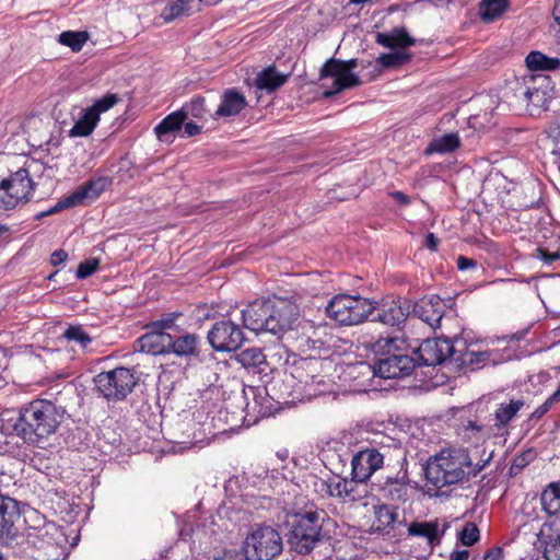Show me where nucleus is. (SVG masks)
<instances>
[{
	"label": "nucleus",
	"instance_id": "1",
	"mask_svg": "<svg viewBox=\"0 0 560 560\" xmlns=\"http://www.w3.org/2000/svg\"><path fill=\"white\" fill-rule=\"evenodd\" d=\"M483 469L479 463L472 464L465 448L450 447L430 456L423 467L425 487L431 497L442 494V489L467 480Z\"/></svg>",
	"mask_w": 560,
	"mask_h": 560
},
{
	"label": "nucleus",
	"instance_id": "2",
	"mask_svg": "<svg viewBox=\"0 0 560 560\" xmlns=\"http://www.w3.org/2000/svg\"><path fill=\"white\" fill-rule=\"evenodd\" d=\"M61 419L62 416L54 402L35 399L20 408L13 428L24 442L39 445L56 432Z\"/></svg>",
	"mask_w": 560,
	"mask_h": 560
},
{
	"label": "nucleus",
	"instance_id": "3",
	"mask_svg": "<svg viewBox=\"0 0 560 560\" xmlns=\"http://www.w3.org/2000/svg\"><path fill=\"white\" fill-rule=\"evenodd\" d=\"M325 516L326 513L323 510L316 509L293 513L288 521L291 527L288 534L290 548L299 555L310 553L325 537L323 533Z\"/></svg>",
	"mask_w": 560,
	"mask_h": 560
},
{
	"label": "nucleus",
	"instance_id": "4",
	"mask_svg": "<svg viewBox=\"0 0 560 560\" xmlns=\"http://www.w3.org/2000/svg\"><path fill=\"white\" fill-rule=\"evenodd\" d=\"M404 341L399 338H386L377 342L383 351L372 366L373 374L382 378H398L409 375L416 368V359L401 352Z\"/></svg>",
	"mask_w": 560,
	"mask_h": 560
},
{
	"label": "nucleus",
	"instance_id": "5",
	"mask_svg": "<svg viewBox=\"0 0 560 560\" xmlns=\"http://www.w3.org/2000/svg\"><path fill=\"white\" fill-rule=\"evenodd\" d=\"M375 302L360 295L338 294L326 306L329 318L345 326L363 323L375 311Z\"/></svg>",
	"mask_w": 560,
	"mask_h": 560
},
{
	"label": "nucleus",
	"instance_id": "6",
	"mask_svg": "<svg viewBox=\"0 0 560 560\" xmlns=\"http://www.w3.org/2000/svg\"><path fill=\"white\" fill-rule=\"evenodd\" d=\"M282 538L277 529L259 525L249 532L243 542L246 560H272L282 552Z\"/></svg>",
	"mask_w": 560,
	"mask_h": 560
},
{
	"label": "nucleus",
	"instance_id": "7",
	"mask_svg": "<svg viewBox=\"0 0 560 560\" xmlns=\"http://www.w3.org/2000/svg\"><path fill=\"white\" fill-rule=\"evenodd\" d=\"M137 381L135 373L124 366L101 372L94 377L97 393L109 401L124 400L132 392Z\"/></svg>",
	"mask_w": 560,
	"mask_h": 560
},
{
	"label": "nucleus",
	"instance_id": "8",
	"mask_svg": "<svg viewBox=\"0 0 560 560\" xmlns=\"http://www.w3.org/2000/svg\"><path fill=\"white\" fill-rule=\"evenodd\" d=\"M295 348L305 355L299 361H293L299 373L298 377L306 385L310 383H320V380L317 381L318 375L315 372H318L323 365L319 355L322 349H324V342L320 339L302 335L295 338Z\"/></svg>",
	"mask_w": 560,
	"mask_h": 560
},
{
	"label": "nucleus",
	"instance_id": "9",
	"mask_svg": "<svg viewBox=\"0 0 560 560\" xmlns=\"http://www.w3.org/2000/svg\"><path fill=\"white\" fill-rule=\"evenodd\" d=\"M34 190L33 180L25 168H20L0 183V210H12L26 203Z\"/></svg>",
	"mask_w": 560,
	"mask_h": 560
},
{
	"label": "nucleus",
	"instance_id": "10",
	"mask_svg": "<svg viewBox=\"0 0 560 560\" xmlns=\"http://www.w3.org/2000/svg\"><path fill=\"white\" fill-rule=\"evenodd\" d=\"M269 332L276 336L289 334L288 339L293 338L291 330L299 319V306L284 298L270 296Z\"/></svg>",
	"mask_w": 560,
	"mask_h": 560
},
{
	"label": "nucleus",
	"instance_id": "11",
	"mask_svg": "<svg viewBox=\"0 0 560 560\" xmlns=\"http://www.w3.org/2000/svg\"><path fill=\"white\" fill-rule=\"evenodd\" d=\"M21 520L19 502L0 493V560H5L9 556V544L18 535L16 524Z\"/></svg>",
	"mask_w": 560,
	"mask_h": 560
},
{
	"label": "nucleus",
	"instance_id": "12",
	"mask_svg": "<svg viewBox=\"0 0 560 560\" xmlns=\"http://www.w3.org/2000/svg\"><path fill=\"white\" fill-rule=\"evenodd\" d=\"M207 338L217 352L236 351L245 340L242 328L231 319L215 322L208 331Z\"/></svg>",
	"mask_w": 560,
	"mask_h": 560
},
{
	"label": "nucleus",
	"instance_id": "13",
	"mask_svg": "<svg viewBox=\"0 0 560 560\" xmlns=\"http://www.w3.org/2000/svg\"><path fill=\"white\" fill-rule=\"evenodd\" d=\"M454 342L446 338L425 339L415 350L417 361L420 365H438L446 360L455 362L456 353Z\"/></svg>",
	"mask_w": 560,
	"mask_h": 560
},
{
	"label": "nucleus",
	"instance_id": "14",
	"mask_svg": "<svg viewBox=\"0 0 560 560\" xmlns=\"http://www.w3.org/2000/svg\"><path fill=\"white\" fill-rule=\"evenodd\" d=\"M320 78L326 80L332 79L331 85L323 92L325 97H331L343 90L355 88L361 84V80L358 74L352 71L345 69L341 65V60L331 58L329 59L320 70Z\"/></svg>",
	"mask_w": 560,
	"mask_h": 560
},
{
	"label": "nucleus",
	"instance_id": "15",
	"mask_svg": "<svg viewBox=\"0 0 560 560\" xmlns=\"http://www.w3.org/2000/svg\"><path fill=\"white\" fill-rule=\"evenodd\" d=\"M107 178L100 177L91 179L84 185L74 190L71 195L59 200L54 207L43 211L36 215V219H42L47 215L54 214L63 209L74 207L84 202L85 199H96L106 187Z\"/></svg>",
	"mask_w": 560,
	"mask_h": 560
},
{
	"label": "nucleus",
	"instance_id": "16",
	"mask_svg": "<svg viewBox=\"0 0 560 560\" xmlns=\"http://www.w3.org/2000/svg\"><path fill=\"white\" fill-rule=\"evenodd\" d=\"M384 465V455L374 447L357 452L351 459V477L354 482H366Z\"/></svg>",
	"mask_w": 560,
	"mask_h": 560
},
{
	"label": "nucleus",
	"instance_id": "17",
	"mask_svg": "<svg viewBox=\"0 0 560 560\" xmlns=\"http://www.w3.org/2000/svg\"><path fill=\"white\" fill-rule=\"evenodd\" d=\"M373 320L387 326H400L411 314V302L402 298H389L383 300Z\"/></svg>",
	"mask_w": 560,
	"mask_h": 560
},
{
	"label": "nucleus",
	"instance_id": "18",
	"mask_svg": "<svg viewBox=\"0 0 560 560\" xmlns=\"http://www.w3.org/2000/svg\"><path fill=\"white\" fill-rule=\"evenodd\" d=\"M270 296L256 300L242 310L245 328L255 332H269Z\"/></svg>",
	"mask_w": 560,
	"mask_h": 560
},
{
	"label": "nucleus",
	"instance_id": "19",
	"mask_svg": "<svg viewBox=\"0 0 560 560\" xmlns=\"http://www.w3.org/2000/svg\"><path fill=\"white\" fill-rule=\"evenodd\" d=\"M524 406L523 398H511L509 401L500 402L491 415L492 423L489 430L498 435L508 434L510 424L517 418Z\"/></svg>",
	"mask_w": 560,
	"mask_h": 560
},
{
	"label": "nucleus",
	"instance_id": "20",
	"mask_svg": "<svg viewBox=\"0 0 560 560\" xmlns=\"http://www.w3.org/2000/svg\"><path fill=\"white\" fill-rule=\"evenodd\" d=\"M445 304L439 295L424 296L411 304V314L435 329L444 316Z\"/></svg>",
	"mask_w": 560,
	"mask_h": 560
},
{
	"label": "nucleus",
	"instance_id": "21",
	"mask_svg": "<svg viewBox=\"0 0 560 560\" xmlns=\"http://www.w3.org/2000/svg\"><path fill=\"white\" fill-rule=\"evenodd\" d=\"M372 489L386 501L405 502L408 499L409 488L405 476H386L383 480L374 482Z\"/></svg>",
	"mask_w": 560,
	"mask_h": 560
},
{
	"label": "nucleus",
	"instance_id": "22",
	"mask_svg": "<svg viewBox=\"0 0 560 560\" xmlns=\"http://www.w3.org/2000/svg\"><path fill=\"white\" fill-rule=\"evenodd\" d=\"M353 483L355 482L352 479L349 481L340 477H332L328 480L317 479L314 486L322 495L338 498L345 502H353L358 499L354 493Z\"/></svg>",
	"mask_w": 560,
	"mask_h": 560
},
{
	"label": "nucleus",
	"instance_id": "23",
	"mask_svg": "<svg viewBox=\"0 0 560 560\" xmlns=\"http://www.w3.org/2000/svg\"><path fill=\"white\" fill-rule=\"evenodd\" d=\"M171 334L166 331H158L149 329L136 341L139 351L153 355L168 354Z\"/></svg>",
	"mask_w": 560,
	"mask_h": 560
},
{
	"label": "nucleus",
	"instance_id": "24",
	"mask_svg": "<svg viewBox=\"0 0 560 560\" xmlns=\"http://www.w3.org/2000/svg\"><path fill=\"white\" fill-rule=\"evenodd\" d=\"M58 527L55 523H47L42 527H34L27 532V541L38 549H46V555H57L59 546L55 539Z\"/></svg>",
	"mask_w": 560,
	"mask_h": 560
},
{
	"label": "nucleus",
	"instance_id": "25",
	"mask_svg": "<svg viewBox=\"0 0 560 560\" xmlns=\"http://www.w3.org/2000/svg\"><path fill=\"white\" fill-rule=\"evenodd\" d=\"M373 516L371 533L388 535L398 521V508L386 503L374 505Z\"/></svg>",
	"mask_w": 560,
	"mask_h": 560
},
{
	"label": "nucleus",
	"instance_id": "26",
	"mask_svg": "<svg viewBox=\"0 0 560 560\" xmlns=\"http://www.w3.org/2000/svg\"><path fill=\"white\" fill-rule=\"evenodd\" d=\"M200 342V337L194 332H185L179 336L171 335L168 354H175L184 359L198 357Z\"/></svg>",
	"mask_w": 560,
	"mask_h": 560
},
{
	"label": "nucleus",
	"instance_id": "27",
	"mask_svg": "<svg viewBox=\"0 0 560 560\" xmlns=\"http://www.w3.org/2000/svg\"><path fill=\"white\" fill-rule=\"evenodd\" d=\"M236 361L246 370L253 373L267 375L269 373V363L267 354L260 348L253 347L242 350L235 357Z\"/></svg>",
	"mask_w": 560,
	"mask_h": 560
},
{
	"label": "nucleus",
	"instance_id": "28",
	"mask_svg": "<svg viewBox=\"0 0 560 560\" xmlns=\"http://www.w3.org/2000/svg\"><path fill=\"white\" fill-rule=\"evenodd\" d=\"M445 533V526L440 527L438 520L431 522H412L408 526V535L427 539L430 547L441 544Z\"/></svg>",
	"mask_w": 560,
	"mask_h": 560
},
{
	"label": "nucleus",
	"instance_id": "29",
	"mask_svg": "<svg viewBox=\"0 0 560 560\" xmlns=\"http://www.w3.org/2000/svg\"><path fill=\"white\" fill-rule=\"evenodd\" d=\"M200 11L198 0H173L168 1L160 13L165 23H171L182 16H189Z\"/></svg>",
	"mask_w": 560,
	"mask_h": 560
},
{
	"label": "nucleus",
	"instance_id": "30",
	"mask_svg": "<svg viewBox=\"0 0 560 560\" xmlns=\"http://www.w3.org/2000/svg\"><path fill=\"white\" fill-rule=\"evenodd\" d=\"M245 96L234 89L226 90L221 96V104L219 105L214 117H231L241 113L246 106Z\"/></svg>",
	"mask_w": 560,
	"mask_h": 560
},
{
	"label": "nucleus",
	"instance_id": "31",
	"mask_svg": "<svg viewBox=\"0 0 560 560\" xmlns=\"http://www.w3.org/2000/svg\"><path fill=\"white\" fill-rule=\"evenodd\" d=\"M375 42L386 48H407L415 45V39L405 27H395L388 33H376Z\"/></svg>",
	"mask_w": 560,
	"mask_h": 560
},
{
	"label": "nucleus",
	"instance_id": "32",
	"mask_svg": "<svg viewBox=\"0 0 560 560\" xmlns=\"http://www.w3.org/2000/svg\"><path fill=\"white\" fill-rule=\"evenodd\" d=\"M289 74L279 72L275 66H269L257 73L255 85L259 90L273 92L288 81Z\"/></svg>",
	"mask_w": 560,
	"mask_h": 560
},
{
	"label": "nucleus",
	"instance_id": "33",
	"mask_svg": "<svg viewBox=\"0 0 560 560\" xmlns=\"http://www.w3.org/2000/svg\"><path fill=\"white\" fill-rule=\"evenodd\" d=\"M525 63L530 71H553L560 68L559 58L548 57L538 50L530 51Z\"/></svg>",
	"mask_w": 560,
	"mask_h": 560
},
{
	"label": "nucleus",
	"instance_id": "34",
	"mask_svg": "<svg viewBox=\"0 0 560 560\" xmlns=\"http://www.w3.org/2000/svg\"><path fill=\"white\" fill-rule=\"evenodd\" d=\"M185 115H182L180 110H176L163 118L155 127L154 132L160 140H166V137L180 130L185 122Z\"/></svg>",
	"mask_w": 560,
	"mask_h": 560
},
{
	"label": "nucleus",
	"instance_id": "35",
	"mask_svg": "<svg viewBox=\"0 0 560 560\" xmlns=\"http://www.w3.org/2000/svg\"><path fill=\"white\" fill-rule=\"evenodd\" d=\"M460 145V139L457 133L451 132L433 139L425 149V154L450 153Z\"/></svg>",
	"mask_w": 560,
	"mask_h": 560
},
{
	"label": "nucleus",
	"instance_id": "36",
	"mask_svg": "<svg viewBox=\"0 0 560 560\" xmlns=\"http://www.w3.org/2000/svg\"><path fill=\"white\" fill-rule=\"evenodd\" d=\"M100 121L96 113H92L89 108L82 112L81 117L75 121L69 130L70 137H88L93 132Z\"/></svg>",
	"mask_w": 560,
	"mask_h": 560
},
{
	"label": "nucleus",
	"instance_id": "37",
	"mask_svg": "<svg viewBox=\"0 0 560 560\" xmlns=\"http://www.w3.org/2000/svg\"><path fill=\"white\" fill-rule=\"evenodd\" d=\"M508 0H481L479 4L480 19L490 23L500 18L508 9Z\"/></svg>",
	"mask_w": 560,
	"mask_h": 560
},
{
	"label": "nucleus",
	"instance_id": "38",
	"mask_svg": "<svg viewBox=\"0 0 560 560\" xmlns=\"http://www.w3.org/2000/svg\"><path fill=\"white\" fill-rule=\"evenodd\" d=\"M540 501L544 511L549 515L560 513V481L547 486L541 492Z\"/></svg>",
	"mask_w": 560,
	"mask_h": 560
},
{
	"label": "nucleus",
	"instance_id": "39",
	"mask_svg": "<svg viewBox=\"0 0 560 560\" xmlns=\"http://www.w3.org/2000/svg\"><path fill=\"white\" fill-rule=\"evenodd\" d=\"M522 95L526 103L527 109L532 114L535 110L547 108L548 95L545 90L535 86L526 88Z\"/></svg>",
	"mask_w": 560,
	"mask_h": 560
},
{
	"label": "nucleus",
	"instance_id": "40",
	"mask_svg": "<svg viewBox=\"0 0 560 560\" xmlns=\"http://www.w3.org/2000/svg\"><path fill=\"white\" fill-rule=\"evenodd\" d=\"M179 110L182 115H185V119L189 117L202 119L208 114L206 98L201 95H196L189 102L185 103Z\"/></svg>",
	"mask_w": 560,
	"mask_h": 560
},
{
	"label": "nucleus",
	"instance_id": "41",
	"mask_svg": "<svg viewBox=\"0 0 560 560\" xmlns=\"http://www.w3.org/2000/svg\"><path fill=\"white\" fill-rule=\"evenodd\" d=\"M295 359V355L292 354ZM291 354L288 349L283 345H276L271 349H269V353L267 354V362L269 363V372L273 370L284 366L290 363Z\"/></svg>",
	"mask_w": 560,
	"mask_h": 560
},
{
	"label": "nucleus",
	"instance_id": "42",
	"mask_svg": "<svg viewBox=\"0 0 560 560\" xmlns=\"http://www.w3.org/2000/svg\"><path fill=\"white\" fill-rule=\"evenodd\" d=\"M62 338H65L69 342H74L81 347V349H86L88 346L92 342L91 336L85 331V329L81 325H70L62 334Z\"/></svg>",
	"mask_w": 560,
	"mask_h": 560
},
{
	"label": "nucleus",
	"instance_id": "43",
	"mask_svg": "<svg viewBox=\"0 0 560 560\" xmlns=\"http://www.w3.org/2000/svg\"><path fill=\"white\" fill-rule=\"evenodd\" d=\"M86 39L88 34L85 32L67 31L59 35V43L70 47L73 51L81 50Z\"/></svg>",
	"mask_w": 560,
	"mask_h": 560
},
{
	"label": "nucleus",
	"instance_id": "44",
	"mask_svg": "<svg viewBox=\"0 0 560 560\" xmlns=\"http://www.w3.org/2000/svg\"><path fill=\"white\" fill-rule=\"evenodd\" d=\"M411 55L405 51H396L382 54L377 57L376 62L382 68H397L410 59Z\"/></svg>",
	"mask_w": 560,
	"mask_h": 560
},
{
	"label": "nucleus",
	"instance_id": "45",
	"mask_svg": "<svg viewBox=\"0 0 560 560\" xmlns=\"http://www.w3.org/2000/svg\"><path fill=\"white\" fill-rule=\"evenodd\" d=\"M544 556L546 560H560V533L548 536Z\"/></svg>",
	"mask_w": 560,
	"mask_h": 560
},
{
	"label": "nucleus",
	"instance_id": "46",
	"mask_svg": "<svg viewBox=\"0 0 560 560\" xmlns=\"http://www.w3.org/2000/svg\"><path fill=\"white\" fill-rule=\"evenodd\" d=\"M118 96L116 94H106L105 96L101 97L100 100L95 101V103L88 107L92 113H96V116L100 118V115L102 113L107 112L114 105L118 103Z\"/></svg>",
	"mask_w": 560,
	"mask_h": 560
},
{
	"label": "nucleus",
	"instance_id": "47",
	"mask_svg": "<svg viewBox=\"0 0 560 560\" xmlns=\"http://www.w3.org/2000/svg\"><path fill=\"white\" fill-rule=\"evenodd\" d=\"M489 358L488 352H475V351H465L462 353L460 350L456 353L455 363L460 364H480L485 362Z\"/></svg>",
	"mask_w": 560,
	"mask_h": 560
},
{
	"label": "nucleus",
	"instance_id": "48",
	"mask_svg": "<svg viewBox=\"0 0 560 560\" xmlns=\"http://www.w3.org/2000/svg\"><path fill=\"white\" fill-rule=\"evenodd\" d=\"M180 316V313L164 314L160 319L151 322L147 325L148 329H155L166 331L175 326V320Z\"/></svg>",
	"mask_w": 560,
	"mask_h": 560
},
{
	"label": "nucleus",
	"instance_id": "49",
	"mask_svg": "<svg viewBox=\"0 0 560 560\" xmlns=\"http://www.w3.org/2000/svg\"><path fill=\"white\" fill-rule=\"evenodd\" d=\"M479 529L474 523H466L459 533V540L464 546H472L479 540Z\"/></svg>",
	"mask_w": 560,
	"mask_h": 560
},
{
	"label": "nucleus",
	"instance_id": "50",
	"mask_svg": "<svg viewBox=\"0 0 560 560\" xmlns=\"http://www.w3.org/2000/svg\"><path fill=\"white\" fill-rule=\"evenodd\" d=\"M100 261L98 259H86L78 266L77 269V278L78 279H85L90 276H92L98 268Z\"/></svg>",
	"mask_w": 560,
	"mask_h": 560
},
{
	"label": "nucleus",
	"instance_id": "51",
	"mask_svg": "<svg viewBox=\"0 0 560 560\" xmlns=\"http://www.w3.org/2000/svg\"><path fill=\"white\" fill-rule=\"evenodd\" d=\"M537 257L544 261V264L552 265L560 260V252H549L547 248H537Z\"/></svg>",
	"mask_w": 560,
	"mask_h": 560
},
{
	"label": "nucleus",
	"instance_id": "52",
	"mask_svg": "<svg viewBox=\"0 0 560 560\" xmlns=\"http://www.w3.org/2000/svg\"><path fill=\"white\" fill-rule=\"evenodd\" d=\"M548 133L555 143L553 151L560 154V117L557 119L556 126L549 129Z\"/></svg>",
	"mask_w": 560,
	"mask_h": 560
},
{
	"label": "nucleus",
	"instance_id": "53",
	"mask_svg": "<svg viewBox=\"0 0 560 560\" xmlns=\"http://www.w3.org/2000/svg\"><path fill=\"white\" fill-rule=\"evenodd\" d=\"M477 267V261L468 258L466 256H458L457 258V268L462 271L468 270V269H475Z\"/></svg>",
	"mask_w": 560,
	"mask_h": 560
},
{
	"label": "nucleus",
	"instance_id": "54",
	"mask_svg": "<svg viewBox=\"0 0 560 560\" xmlns=\"http://www.w3.org/2000/svg\"><path fill=\"white\" fill-rule=\"evenodd\" d=\"M68 257V254L63 249H57L51 254L50 262L52 266L62 264Z\"/></svg>",
	"mask_w": 560,
	"mask_h": 560
},
{
	"label": "nucleus",
	"instance_id": "55",
	"mask_svg": "<svg viewBox=\"0 0 560 560\" xmlns=\"http://www.w3.org/2000/svg\"><path fill=\"white\" fill-rule=\"evenodd\" d=\"M184 132L187 137H194L201 132V127L195 122H185L184 124Z\"/></svg>",
	"mask_w": 560,
	"mask_h": 560
},
{
	"label": "nucleus",
	"instance_id": "56",
	"mask_svg": "<svg viewBox=\"0 0 560 560\" xmlns=\"http://www.w3.org/2000/svg\"><path fill=\"white\" fill-rule=\"evenodd\" d=\"M424 246L432 252H435L439 246V238L433 233H428L424 240Z\"/></svg>",
	"mask_w": 560,
	"mask_h": 560
},
{
	"label": "nucleus",
	"instance_id": "57",
	"mask_svg": "<svg viewBox=\"0 0 560 560\" xmlns=\"http://www.w3.org/2000/svg\"><path fill=\"white\" fill-rule=\"evenodd\" d=\"M390 195L399 205L407 206L410 203V197L404 194L402 191L396 190L393 191Z\"/></svg>",
	"mask_w": 560,
	"mask_h": 560
},
{
	"label": "nucleus",
	"instance_id": "58",
	"mask_svg": "<svg viewBox=\"0 0 560 560\" xmlns=\"http://www.w3.org/2000/svg\"><path fill=\"white\" fill-rule=\"evenodd\" d=\"M501 558H502L501 549L493 548L485 555L483 560H501Z\"/></svg>",
	"mask_w": 560,
	"mask_h": 560
},
{
	"label": "nucleus",
	"instance_id": "59",
	"mask_svg": "<svg viewBox=\"0 0 560 560\" xmlns=\"http://www.w3.org/2000/svg\"><path fill=\"white\" fill-rule=\"evenodd\" d=\"M552 407L551 404H549L547 400L540 405L534 412H533V417H536V418H540L542 417L545 413H547L549 411V409Z\"/></svg>",
	"mask_w": 560,
	"mask_h": 560
},
{
	"label": "nucleus",
	"instance_id": "60",
	"mask_svg": "<svg viewBox=\"0 0 560 560\" xmlns=\"http://www.w3.org/2000/svg\"><path fill=\"white\" fill-rule=\"evenodd\" d=\"M468 558L469 551L466 549L453 551L450 556V560H468Z\"/></svg>",
	"mask_w": 560,
	"mask_h": 560
},
{
	"label": "nucleus",
	"instance_id": "61",
	"mask_svg": "<svg viewBox=\"0 0 560 560\" xmlns=\"http://www.w3.org/2000/svg\"><path fill=\"white\" fill-rule=\"evenodd\" d=\"M552 15L555 21L560 25V0L555 1Z\"/></svg>",
	"mask_w": 560,
	"mask_h": 560
},
{
	"label": "nucleus",
	"instance_id": "62",
	"mask_svg": "<svg viewBox=\"0 0 560 560\" xmlns=\"http://www.w3.org/2000/svg\"><path fill=\"white\" fill-rule=\"evenodd\" d=\"M552 406L560 401V387L546 399Z\"/></svg>",
	"mask_w": 560,
	"mask_h": 560
},
{
	"label": "nucleus",
	"instance_id": "63",
	"mask_svg": "<svg viewBox=\"0 0 560 560\" xmlns=\"http://www.w3.org/2000/svg\"><path fill=\"white\" fill-rule=\"evenodd\" d=\"M341 65H343L345 69H348V71H352L357 67V59H350L347 61L341 60Z\"/></svg>",
	"mask_w": 560,
	"mask_h": 560
},
{
	"label": "nucleus",
	"instance_id": "64",
	"mask_svg": "<svg viewBox=\"0 0 560 560\" xmlns=\"http://www.w3.org/2000/svg\"><path fill=\"white\" fill-rule=\"evenodd\" d=\"M221 0H198V8H199V10H201L202 5H212V4H217Z\"/></svg>",
	"mask_w": 560,
	"mask_h": 560
}]
</instances>
